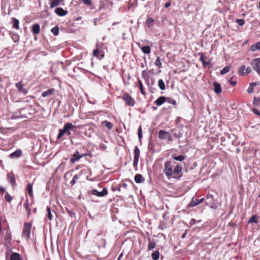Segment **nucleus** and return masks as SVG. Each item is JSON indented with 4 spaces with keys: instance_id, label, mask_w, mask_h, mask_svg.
I'll use <instances>...</instances> for the list:
<instances>
[{
    "instance_id": "nucleus-1",
    "label": "nucleus",
    "mask_w": 260,
    "mask_h": 260,
    "mask_svg": "<svg viewBox=\"0 0 260 260\" xmlns=\"http://www.w3.org/2000/svg\"><path fill=\"white\" fill-rule=\"evenodd\" d=\"M173 169L172 162L169 160L166 161L164 163L163 173L168 179L172 178H175L177 180L180 179L182 176V175H180L182 170V166L180 165H177L174 170Z\"/></svg>"
},
{
    "instance_id": "nucleus-2",
    "label": "nucleus",
    "mask_w": 260,
    "mask_h": 260,
    "mask_svg": "<svg viewBox=\"0 0 260 260\" xmlns=\"http://www.w3.org/2000/svg\"><path fill=\"white\" fill-rule=\"evenodd\" d=\"M75 127L71 123H66L62 129L59 130V133L57 136V139H60L64 135H67L68 136L70 137L71 135V131H73Z\"/></svg>"
},
{
    "instance_id": "nucleus-3",
    "label": "nucleus",
    "mask_w": 260,
    "mask_h": 260,
    "mask_svg": "<svg viewBox=\"0 0 260 260\" xmlns=\"http://www.w3.org/2000/svg\"><path fill=\"white\" fill-rule=\"evenodd\" d=\"M122 99L127 106L133 107L135 105V99L128 93H124L122 96Z\"/></svg>"
},
{
    "instance_id": "nucleus-4",
    "label": "nucleus",
    "mask_w": 260,
    "mask_h": 260,
    "mask_svg": "<svg viewBox=\"0 0 260 260\" xmlns=\"http://www.w3.org/2000/svg\"><path fill=\"white\" fill-rule=\"evenodd\" d=\"M35 203L34 198H30V199H28L27 197H26V199L24 203V207L27 212V215L29 217L31 214L30 210V206L32 205Z\"/></svg>"
},
{
    "instance_id": "nucleus-5",
    "label": "nucleus",
    "mask_w": 260,
    "mask_h": 260,
    "mask_svg": "<svg viewBox=\"0 0 260 260\" xmlns=\"http://www.w3.org/2000/svg\"><path fill=\"white\" fill-rule=\"evenodd\" d=\"M31 227V224L30 223L25 222L24 223L22 235L26 239H28L29 238Z\"/></svg>"
},
{
    "instance_id": "nucleus-6",
    "label": "nucleus",
    "mask_w": 260,
    "mask_h": 260,
    "mask_svg": "<svg viewBox=\"0 0 260 260\" xmlns=\"http://www.w3.org/2000/svg\"><path fill=\"white\" fill-rule=\"evenodd\" d=\"M158 138L160 140L167 139L169 141L173 140L172 135L168 132L164 130H160L158 132Z\"/></svg>"
},
{
    "instance_id": "nucleus-7",
    "label": "nucleus",
    "mask_w": 260,
    "mask_h": 260,
    "mask_svg": "<svg viewBox=\"0 0 260 260\" xmlns=\"http://www.w3.org/2000/svg\"><path fill=\"white\" fill-rule=\"evenodd\" d=\"M134 153V157L133 161V166L135 169H137L140 154V151L137 146L135 147Z\"/></svg>"
},
{
    "instance_id": "nucleus-8",
    "label": "nucleus",
    "mask_w": 260,
    "mask_h": 260,
    "mask_svg": "<svg viewBox=\"0 0 260 260\" xmlns=\"http://www.w3.org/2000/svg\"><path fill=\"white\" fill-rule=\"evenodd\" d=\"M251 66L253 70L260 74V58L254 59L251 62Z\"/></svg>"
},
{
    "instance_id": "nucleus-9",
    "label": "nucleus",
    "mask_w": 260,
    "mask_h": 260,
    "mask_svg": "<svg viewBox=\"0 0 260 260\" xmlns=\"http://www.w3.org/2000/svg\"><path fill=\"white\" fill-rule=\"evenodd\" d=\"M206 199L207 200L206 201L207 205H208L211 207H212L213 206V205H214V204H215L214 196L210 193H208L206 197Z\"/></svg>"
},
{
    "instance_id": "nucleus-10",
    "label": "nucleus",
    "mask_w": 260,
    "mask_h": 260,
    "mask_svg": "<svg viewBox=\"0 0 260 260\" xmlns=\"http://www.w3.org/2000/svg\"><path fill=\"white\" fill-rule=\"evenodd\" d=\"M108 190L106 188H104L102 191H98L96 189H93L92 190V194L98 197H104L108 194Z\"/></svg>"
},
{
    "instance_id": "nucleus-11",
    "label": "nucleus",
    "mask_w": 260,
    "mask_h": 260,
    "mask_svg": "<svg viewBox=\"0 0 260 260\" xmlns=\"http://www.w3.org/2000/svg\"><path fill=\"white\" fill-rule=\"evenodd\" d=\"M54 12L59 16H64L68 13V12L67 10H63L61 7L57 8L55 10Z\"/></svg>"
},
{
    "instance_id": "nucleus-12",
    "label": "nucleus",
    "mask_w": 260,
    "mask_h": 260,
    "mask_svg": "<svg viewBox=\"0 0 260 260\" xmlns=\"http://www.w3.org/2000/svg\"><path fill=\"white\" fill-rule=\"evenodd\" d=\"M32 184L31 183H27L26 189L27 190V192L30 197V198H34V195L33 193V190H32Z\"/></svg>"
},
{
    "instance_id": "nucleus-13",
    "label": "nucleus",
    "mask_w": 260,
    "mask_h": 260,
    "mask_svg": "<svg viewBox=\"0 0 260 260\" xmlns=\"http://www.w3.org/2000/svg\"><path fill=\"white\" fill-rule=\"evenodd\" d=\"M204 200H205L204 198H202V199H201L200 200H198V199L193 200V199H192V201L188 204V206H189V207L196 206H197L198 205L200 204L202 202H203Z\"/></svg>"
},
{
    "instance_id": "nucleus-14",
    "label": "nucleus",
    "mask_w": 260,
    "mask_h": 260,
    "mask_svg": "<svg viewBox=\"0 0 260 260\" xmlns=\"http://www.w3.org/2000/svg\"><path fill=\"white\" fill-rule=\"evenodd\" d=\"M83 157V156L79 154V152L78 151L76 152L72 156L71 158V162L72 163H75V161L79 160L80 158Z\"/></svg>"
},
{
    "instance_id": "nucleus-15",
    "label": "nucleus",
    "mask_w": 260,
    "mask_h": 260,
    "mask_svg": "<svg viewBox=\"0 0 260 260\" xmlns=\"http://www.w3.org/2000/svg\"><path fill=\"white\" fill-rule=\"evenodd\" d=\"M8 181L12 184L13 186L16 185V180L13 173H9L7 175Z\"/></svg>"
},
{
    "instance_id": "nucleus-16",
    "label": "nucleus",
    "mask_w": 260,
    "mask_h": 260,
    "mask_svg": "<svg viewBox=\"0 0 260 260\" xmlns=\"http://www.w3.org/2000/svg\"><path fill=\"white\" fill-rule=\"evenodd\" d=\"M167 100L165 96H161L159 97L155 102L154 104L158 106L162 105Z\"/></svg>"
},
{
    "instance_id": "nucleus-17",
    "label": "nucleus",
    "mask_w": 260,
    "mask_h": 260,
    "mask_svg": "<svg viewBox=\"0 0 260 260\" xmlns=\"http://www.w3.org/2000/svg\"><path fill=\"white\" fill-rule=\"evenodd\" d=\"M151 71H147L146 70H143L142 72V77L145 80V82L147 83L148 85L149 83V75L148 72H150Z\"/></svg>"
},
{
    "instance_id": "nucleus-18",
    "label": "nucleus",
    "mask_w": 260,
    "mask_h": 260,
    "mask_svg": "<svg viewBox=\"0 0 260 260\" xmlns=\"http://www.w3.org/2000/svg\"><path fill=\"white\" fill-rule=\"evenodd\" d=\"M22 155V151L20 149H18L14 151V152L12 153L10 155V157L11 158H18L20 157Z\"/></svg>"
},
{
    "instance_id": "nucleus-19",
    "label": "nucleus",
    "mask_w": 260,
    "mask_h": 260,
    "mask_svg": "<svg viewBox=\"0 0 260 260\" xmlns=\"http://www.w3.org/2000/svg\"><path fill=\"white\" fill-rule=\"evenodd\" d=\"M214 91L216 94H219L221 92V87L220 84L217 82L213 83Z\"/></svg>"
},
{
    "instance_id": "nucleus-20",
    "label": "nucleus",
    "mask_w": 260,
    "mask_h": 260,
    "mask_svg": "<svg viewBox=\"0 0 260 260\" xmlns=\"http://www.w3.org/2000/svg\"><path fill=\"white\" fill-rule=\"evenodd\" d=\"M10 260H22V258L19 253L13 252L11 255Z\"/></svg>"
},
{
    "instance_id": "nucleus-21",
    "label": "nucleus",
    "mask_w": 260,
    "mask_h": 260,
    "mask_svg": "<svg viewBox=\"0 0 260 260\" xmlns=\"http://www.w3.org/2000/svg\"><path fill=\"white\" fill-rule=\"evenodd\" d=\"M101 123L103 126H105L109 130H111V129H112L113 126V124L107 120H104Z\"/></svg>"
},
{
    "instance_id": "nucleus-22",
    "label": "nucleus",
    "mask_w": 260,
    "mask_h": 260,
    "mask_svg": "<svg viewBox=\"0 0 260 260\" xmlns=\"http://www.w3.org/2000/svg\"><path fill=\"white\" fill-rule=\"evenodd\" d=\"M135 181L137 183H140L144 181L142 175L137 174L135 176Z\"/></svg>"
},
{
    "instance_id": "nucleus-23",
    "label": "nucleus",
    "mask_w": 260,
    "mask_h": 260,
    "mask_svg": "<svg viewBox=\"0 0 260 260\" xmlns=\"http://www.w3.org/2000/svg\"><path fill=\"white\" fill-rule=\"evenodd\" d=\"M257 50H260V42L251 45L250 48V50L252 52H254Z\"/></svg>"
},
{
    "instance_id": "nucleus-24",
    "label": "nucleus",
    "mask_w": 260,
    "mask_h": 260,
    "mask_svg": "<svg viewBox=\"0 0 260 260\" xmlns=\"http://www.w3.org/2000/svg\"><path fill=\"white\" fill-rule=\"evenodd\" d=\"M54 91L55 90H54V88H50L48 90H47V91L43 92L42 93V96L43 97H46L48 95L53 94V93L54 92Z\"/></svg>"
},
{
    "instance_id": "nucleus-25",
    "label": "nucleus",
    "mask_w": 260,
    "mask_h": 260,
    "mask_svg": "<svg viewBox=\"0 0 260 260\" xmlns=\"http://www.w3.org/2000/svg\"><path fill=\"white\" fill-rule=\"evenodd\" d=\"M50 8H52L58 6L63 0H50Z\"/></svg>"
},
{
    "instance_id": "nucleus-26",
    "label": "nucleus",
    "mask_w": 260,
    "mask_h": 260,
    "mask_svg": "<svg viewBox=\"0 0 260 260\" xmlns=\"http://www.w3.org/2000/svg\"><path fill=\"white\" fill-rule=\"evenodd\" d=\"M32 31L35 34H38L40 32V26L38 24H35L32 26Z\"/></svg>"
},
{
    "instance_id": "nucleus-27",
    "label": "nucleus",
    "mask_w": 260,
    "mask_h": 260,
    "mask_svg": "<svg viewBox=\"0 0 260 260\" xmlns=\"http://www.w3.org/2000/svg\"><path fill=\"white\" fill-rule=\"evenodd\" d=\"M12 20H13V28L16 29H19V21L18 19H17L15 18H13Z\"/></svg>"
},
{
    "instance_id": "nucleus-28",
    "label": "nucleus",
    "mask_w": 260,
    "mask_h": 260,
    "mask_svg": "<svg viewBox=\"0 0 260 260\" xmlns=\"http://www.w3.org/2000/svg\"><path fill=\"white\" fill-rule=\"evenodd\" d=\"M138 82L139 83V87L141 93L143 95H145L146 92H145L144 88L143 87V85L142 82L139 79H138Z\"/></svg>"
},
{
    "instance_id": "nucleus-29",
    "label": "nucleus",
    "mask_w": 260,
    "mask_h": 260,
    "mask_svg": "<svg viewBox=\"0 0 260 260\" xmlns=\"http://www.w3.org/2000/svg\"><path fill=\"white\" fill-rule=\"evenodd\" d=\"M159 252L158 250H155L151 253V257L153 260H158L159 257Z\"/></svg>"
},
{
    "instance_id": "nucleus-30",
    "label": "nucleus",
    "mask_w": 260,
    "mask_h": 260,
    "mask_svg": "<svg viewBox=\"0 0 260 260\" xmlns=\"http://www.w3.org/2000/svg\"><path fill=\"white\" fill-rule=\"evenodd\" d=\"M46 211H47L46 216H47V217L49 220H51L52 219L53 216L52 215L50 208L49 207L47 206V208H46Z\"/></svg>"
},
{
    "instance_id": "nucleus-31",
    "label": "nucleus",
    "mask_w": 260,
    "mask_h": 260,
    "mask_svg": "<svg viewBox=\"0 0 260 260\" xmlns=\"http://www.w3.org/2000/svg\"><path fill=\"white\" fill-rule=\"evenodd\" d=\"M81 176L80 174H76L74 176L73 179L71 181L70 183L72 186H73L75 184L76 181Z\"/></svg>"
},
{
    "instance_id": "nucleus-32",
    "label": "nucleus",
    "mask_w": 260,
    "mask_h": 260,
    "mask_svg": "<svg viewBox=\"0 0 260 260\" xmlns=\"http://www.w3.org/2000/svg\"><path fill=\"white\" fill-rule=\"evenodd\" d=\"M142 51L144 53L148 54L151 52V48L149 46H145L142 48Z\"/></svg>"
},
{
    "instance_id": "nucleus-33",
    "label": "nucleus",
    "mask_w": 260,
    "mask_h": 260,
    "mask_svg": "<svg viewBox=\"0 0 260 260\" xmlns=\"http://www.w3.org/2000/svg\"><path fill=\"white\" fill-rule=\"evenodd\" d=\"M158 85L161 90H164L166 89V86L164 81L162 79H159L158 82Z\"/></svg>"
},
{
    "instance_id": "nucleus-34",
    "label": "nucleus",
    "mask_w": 260,
    "mask_h": 260,
    "mask_svg": "<svg viewBox=\"0 0 260 260\" xmlns=\"http://www.w3.org/2000/svg\"><path fill=\"white\" fill-rule=\"evenodd\" d=\"M231 68V66H226V67H224L221 70L220 74L224 75V74H226L230 71Z\"/></svg>"
},
{
    "instance_id": "nucleus-35",
    "label": "nucleus",
    "mask_w": 260,
    "mask_h": 260,
    "mask_svg": "<svg viewBox=\"0 0 260 260\" xmlns=\"http://www.w3.org/2000/svg\"><path fill=\"white\" fill-rule=\"evenodd\" d=\"M156 247V243L154 242L151 241L149 242L148 245V250H152L154 249Z\"/></svg>"
},
{
    "instance_id": "nucleus-36",
    "label": "nucleus",
    "mask_w": 260,
    "mask_h": 260,
    "mask_svg": "<svg viewBox=\"0 0 260 260\" xmlns=\"http://www.w3.org/2000/svg\"><path fill=\"white\" fill-rule=\"evenodd\" d=\"M51 31L54 36H57L59 34V27L58 26H55L51 29Z\"/></svg>"
},
{
    "instance_id": "nucleus-37",
    "label": "nucleus",
    "mask_w": 260,
    "mask_h": 260,
    "mask_svg": "<svg viewBox=\"0 0 260 260\" xmlns=\"http://www.w3.org/2000/svg\"><path fill=\"white\" fill-rule=\"evenodd\" d=\"M201 56L200 57V60L202 62L203 65L205 67L209 63V62L205 61L204 60V56L203 53H201Z\"/></svg>"
},
{
    "instance_id": "nucleus-38",
    "label": "nucleus",
    "mask_w": 260,
    "mask_h": 260,
    "mask_svg": "<svg viewBox=\"0 0 260 260\" xmlns=\"http://www.w3.org/2000/svg\"><path fill=\"white\" fill-rule=\"evenodd\" d=\"M81 2L88 7H90L92 5V0H81Z\"/></svg>"
},
{
    "instance_id": "nucleus-39",
    "label": "nucleus",
    "mask_w": 260,
    "mask_h": 260,
    "mask_svg": "<svg viewBox=\"0 0 260 260\" xmlns=\"http://www.w3.org/2000/svg\"><path fill=\"white\" fill-rule=\"evenodd\" d=\"M155 65L159 68H161L162 64L161 62L160 58L159 56H158L156 59Z\"/></svg>"
},
{
    "instance_id": "nucleus-40",
    "label": "nucleus",
    "mask_w": 260,
    "mask_h": 260,
    "mask_svg": "<svg viewBox=\"0 0 260 260\" xmlns=\"http://www.w3.org/2000/svg\"><path fill=\"white\" fill-rule=\"evenodd\" d=\"M5 199L8 202H11L13 199V197L10 196L8 192L5 194Z\"/></svg>"
},
{
    "instance_id": "nucleus-41",
    "label": "nucleus",
    "mask_w": 260,
    "mask_h": 260,
    "mask_svg": "<svg viewBox=\"0 0 260 260\" xmlns=\"http://www.w3.org/2000/svg\"><path fill=\"white\" fill-rule=\"evenodd\" d=\"M260 104V98L255 97L253 102V104L255 106H257Z\"/></svg>"
},
{
    "instance_id": "nucleus-42",
    "label": "nucleus",
    "mask_w": 260,
    "mask_h": 260,
    "mask_svg": "<svg viewBox=\"0 0 260 260\" xmlns=\"http://www.w3.org/2000/svg\"><path fill=\"white\" fill-rule=\"evenodd\" d=\"M245 70V66H242L240 68H239V74L240 75H241V76H243L244 75H245V73L244 72V71Z\"/></svg>"
},
{
    "instance_id": "nucleus-43",
    "label": "nucleus",
    "mask_w": 260,
    "mask_h": 260,
    "mask_svg": "<svg viewBox=\"0 0 260 260\" xmlns=\"http://www.w3.org/2000/svg\"><path fill=\"white\" fill-rule=\"evenodd\" d=\"M173 158L177 161H182L185 159V156L181 155L177 156H174Z\"/></svg>"
},
{
    "instance_id": "nucleus-44",
    "label": "nucleus",
    "mask_w": 260,
    "mask_h": 260,
    "mask_svg": "<svg viewBox=\"0 0 260 260\" xmlns=\"http://www.w3.org/2000/svg\"><path fill=\"white\" fill-rule=\"evenodd\" d=\"M154 20L152 18H148L147 20L146 23L148 26H151L153 25Z\"/></svg>"
},
{
    "instance_id": "nucleus-45",
    "label": "nucleus",
    "mask_w": 260,
    "mask_h": 260,
    "mask_svg": "<svg viewBox=\"0 0 260 260\" xmlns=\"http://www.w3.org/2000/svg\"><path fill=\"white\" fill-rule=\"evenodd\" d=\"M16 87L20 91L23 87V85L22 84V82L20 81L18 83H17L15 85Z\"/></svg>"
},
{
    "instance_id": "nucleus-46",
    "label": "nucleus",
    "mask_w": 260,
    "mask_h": 260,
    "mask_svg": "<svg viewBox=\"0 0 260 260\" xmlns=\"http://www.w3.org/2000/svg\"><path fill=\"white\" fill-rule=\"evenodd\" d=\"M257 216L256 215H253L249 220V222H254V223H257V220L256 219Z\"/></svg>"
},
{
    "instance_id": "nucleus-47",
    "label": "nucleus",
    "mask_w": 260,
    "mask_h": 260,
    "mask_svg": "<svg viewBox=\"0 0 260 260\" xmlns=\"http://www.w3.org/2000/svg\"><path fill=\"white\" fill-rule=\"evenodd\" d=\"M236 21L240 26L243 25L245 23V20L243 19H236Z\"/></svg>"
},
{
    "instance_id": "nucleus-48",
    "label": "nucleus",
    "mask_w": 260,
    "mask_h": 260,
    "mask_svg": "<svg viewBox=\"0 0 260 260\" xmlns=\"http://www.w3.org/2000/svg\"><path fill=\"white\" fill-rule=\"evenodd\" d=\"M166 101H167L168 103L171 104L173 105H176V101L175 100H173L171 98H168Z\"/></svg>"
},
{
    "instance_id": "nucleus-49",
    "label": "nucleus",
    "mask_w": 260,
    "mask_h": 260,
    "mask_svg": "<svg viewBox=\"0 0 260 260\" xmlns=\"http://www.w3.org/2000/svg\"><path fill=\"white\" fill-rule=\"evenodd\" d=\"M173 135L176 138L179 139L182 136V134L181 132L179 131L178 133H174Z\"/></svg>"
},
{
    "instance_id": "nucleus-50",
    "label": "nucleus",
    "mask_w": 260,
    "mask_h": 260,
    "mask_svg": "<svg viewBox=\"0 0 260 260\" xmlns=\"http://www.w3.org/2000/svg\"><path fill=\"white\" fill-rule=\"evenodd\" d=\"M100 53V50L98 49H95L93 51V55L95 57H98Z\"/></svg>"
},
{
    "instance_id": "nucleus-51",
    "label": "nucleus",
    "mask_w": 260,
    "mask_h": 260,
    "mask_svg": "<svg viewBox=\"0 0 260 260\" xmlns=\"http://www.w3.org/2000/svg\"><path fill=\"white\" fill-rule=\"evenodd\" d=\"M138 137L139 140L142 138V131L141 126H140L138 129Z\"/></svg>"
},
{
    "instance_id": "nucleus-52",
    "label": "nucleus",
    "mask_w": 260,
    "mask_h": 260,
    "mask_svg": "<svg viewBox=\"0 0 260 260\" xmlns=\"http://www.w3.org/2000/svg\"><path fill=\"white\" fill-rule=\"evenodd\" d=\"M253 86H251L250 83L249 84V87L247 89V92L248 93H251L253 91Z\"/></svg>"
},
{
    "instance_id": "nucleus-53",
    "label": "nucleus",
    "mask_w": 260,
    "mask_h": 260,
    "mask_svg": "<svg viewBox=\"0 0 260 260\" xmlns=\"http://www.w3.org/2000/svg\"><path fill=\"white\" fill-rule=\"evenodd\" d=\"M252 111L253 112L254 114H255L257 115L260 116V112L255 108H252Z\"/></svg>"
},
{
    "instance_id": "nucleus-54",
    "label": "nucleus",
    "mask_w": 260,
    "mask_h": 260,
    "mask_svg": "<svg viewBox=\"0 0 260 260\" xmlns=\"http://www.w3.org/2000/svg\"><path fill=\"white\" fill-rule=\"evenodd\" d=\"M67 212L71 217H73L75 216V213L72 212L71 211H70L69 210H67Z\"/></svg>"
},
{
    "instance_id": "nucleus-55",
    "label": "nucleus",
    "mask_w": 260,
    "mask_h": 260,
    "mask_svg": "<svg viewBox=\"0 0 260 260\" xmlns=\"http://www.w3.org/2000/svg\"><path fill=\"white\" fill-rule=\"evenodd\" d=\"M259 84H260V82L259 81L250 83L251 86H253V87L255 86L256 85H258Z\"/></svg>"
},
{
    "instance_id": "nucleus-56",
    "label": "nucleus",
    "mask_w": 260,
    "mask_h": 260,
    "mask_svg": "<svg viewBox=\"0 0 260 260\" xmlns=\"http://www.w3.org/2000/svg\"><path fill=\"white\" fill-rule=\"evenodd\" d=\"M68 176H71V174L70 173V172H67L64 175V179H65L66 181L68 180L67 177Z\"/></svg>"
},
{
    "instance_id": "nucleus-57",
    "label": "nucleus",
    "mask_w": 260,
    "mask_h": 260,
    "mask_svg": "<svg viewBox=\"0 0 260 260\" xmlns=\"http://www.w3.org/2000/svg\"><path fill=\"white\" fill-rule=\"evenodd\" d=\"M230 83L232 86H235L237 84V82L236 81L232 80V79L230 80Z\"/></svg>"
},
{
    "instance_id": "nucleus-58",
    "label": "nucleus",
    "mask_w": 260,
    "mask_h": 260,
    "mask_svg": "<svg viewBox=\"0 0 260 260\" xmlns=\"http://www.w3.org/2000/svg\"><path fill=\"white\" fill-rule=\"evenodd\" d=\"M20 91L22 92L24 94H26L28 92L26 89L23 88Z\"/></svg>"
},
{
    "instance_id": "nucleus-59",
    "label": "nucleus",
    "mask_w": 260,
    "mask_h": 260,
    "mask_svg": "<svg viewBox=\"0 0 260 260\" xmlns=\"http://www.w3.org/2000/svg\"><path fill=\"white\" fill-rule=\"evenodd\" d=\"M5 188L4 187L0 186V192L3 193L5 191Z\"/></svg>"
},
{
    "instance_id": "nucleus-60",
    "label": "nucleus",
    "mask_w": 260,
    "mask_h": 260,
    "mask_svg": "<svg viewBox=\"0 0 260 260\" xmlns=\"http://www.w3.org/2000/svg\"><path fill=\"white\" fill-rule=\"evenodd\" d=\"M246 72L247 73H250L251 71V69L250 67H247L246 69Z\"/></svg>"
},
{
    "instance_id": "nucleus-61",
    "label": "nucleus",
    "mask_w": 260,
    "mask_h": 260,
    "mask_svg": "<svg viewBox=\"0 0 260 260\" xmlns=\"http://www.w3.org/2000/svg\"><path fill=\"white\" fill-rule=\"evenodd\" d=\"M170 5H171V3L170 2L167 3L165 5V8H168V7H169L170 6Z\"/></svg>"
},
{
    "instance_id": "nucleus-62",
    "label": "nucleus",
    "mask_w": 260,
    "mask_h": 260,
    "mask_svg": "<svg viewBox=\"0 0 260 260\" xmlns=\"http://www.w3.org/2000/svg\"><path fill=\"white\" fill-rule=\"evenodd\" d=\"M89 155H90V154L89 153H86L83 154V155H81V156H83V157L89 156Z\"/></svg>"
},
{
    "instance_id": "nucleus-63",
    "label": "nucleus",
    "mask_w": 260,
    "mask_h": 260,
    "mask_svg": "<svg viewBox=\"0 0 260 260\" xmlns=\"http://www.w3.org/2000/svg\"><path fill=\"white\" fill-rule=\"evenodd\" d=\"M185 235H186V234H185V233L183 234L182 235L181 238H185Z\"/></svg>"
},
{
    "instance_id": "nucleus-64",
    "label": "nucleus",
    "mask_w": 260,
    "mask_h": 260,
    "mask_svg": "<svg viewBox=\"0 0 260 260\" xmlns=\"http://www.w3.org/2000/svg\"><path fill=\"white\" fill-rule=\"evenodd\" d=\"M36 211H37V208H35L33 210V212H34V213H36Z\"/></svg>"
}]
</instances>
